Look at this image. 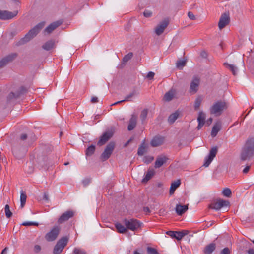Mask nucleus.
Instances as JSON below:
<instances>
[{
    "mask_svg": "<svg viewBox=\"0 0 254 254\" xmlns=\"http://www.w3.org/2000/svg\"><path fill=\"white\" fill-rule=\"evenodd\" d=\"M230 250L228 248H224L221 252V254H230Z\"/></svg>",
    "mask_w": 254,
    "mask_h": 254,
    "instance_id": "nucleus-49",
    "label": "nucleus"
},
{
    "mask_svg": "<svg viewBox=\"0 0 254 254\" xmlns=\"http://www.w3.org/2000/svg\"><path fill=\"white\" fill-rule=\"evenodd\" d=\"M45 22H42L35 25L32 29L29 31L23 38L20 39L19 42V44H23L33 38L43 28Z\"/></svg>",
    "mask_w": 254,
    "mask_h": 254,
    "instance_id": "nucleus-2",
    "label": "nucleus"
},
{
    "mask_svg": "<svg viewBox=\"0 0 254 254\" xmlns=\"http://www.w3.org/2000/svg\"><path fill=\"white\" fill-rule=\"evenodd\" d=\"M115 145V144L114 142H110L107 145L104 152L101 155V158L102 160L105 161L110 157L114 149Z\"/></svg>",
    "mask_w": 254,
    "mask_h": 254,
    "instance_id": "nucleus-6",
    "label": "nucleus"
},
{
    "mask_svg": "<svg viewBox=\"0 0 254 254\" xmlns=\"http://www.w3.org/2000/svg\"><path fill=\"white\" fill-rule=\"evenodd\" d=\"M73 253L74 254H87L84 250L77 248H74Z\"/></svg>",
    "mask_w": 254,
    "mask_h": 254,
    "instance_id": "nucleus-44",
    "label": "nucleus"
},
{
    "mask_svg": "<svg viewBox=\"0 0 254 254\" xmlns=\"http://www.w3.org/2000/svg\"><path fill=\"white\" fill-rule=\"evenodd\" d=\"M43 199L47 202L49 201V196L47 192L44 193Z\"/></svg>",
    "mask_w": 254,
    "mask_h": 254,
    "instance_id": "nucleus-54",
    "label": "nucleus"
},
{
    "mask_svg": "<svg viewBox=\"0 0 254 254\" xmlns=\"http://www.w3.org/2000/svg\"><path fill=\"white\" fill-rule=\"evenodd\" d=\"M123 222L127 229H129L133 231L141 228L143 225L139 221L135 219H125L123 220Z\"/></svg>",
    "mask_w": 254,
    "mask_h": 254,
    "instance_id": "nucleus-4",
    "label": "nucleus"
},
{
    "mask_svg": "<svg viewBox=\"0 0 254 254\" xmlns=\"http://www.w3.org/2000/svg\"><path fill=\"white\" fill-rule=\"evenodd\" d=\"M169 24V21L167 19H164L160 22L155 29V32L157 35H160L163 33L166 28Z\"/></svg>",
    "mask_w": 254,
    "mask_h": 254,
    "instance_id": "nucleus-11",
    "label": "nucleus"
},
{
    "mask_svg": "<svg viewBox=\"0 0 254 254\" xmlns=\"http://www.w3.org/2000/svg\"><path fill=\"white\" fill-rule=\"evenodd\" d=\"M180 184L181 182L179 180L174 181L171 183L169 191L170 195H172L174 193L175 190L180 185Z\"/></svg>",
    "mask_w": 254,
    "mask_h": 254,
    "instance_id": "nucleus-26",
    "label": "nucleus"
},
{
    "mask_svg": "<svg viewBox=\"0 0 254 254\" xmlns=\"http://www.w3.org/2000/svg\"><path fill=\"white\" fill-rule=\"evenodd\" d=\"M205 117L206 116L204 112H203L202 111H200L199 112L198 116L197 118L198 125L197 127V128L198 130L200 129L204 125Z\"/></svg>",
    "mask_w": 254,
    "mask_h": 254,
    "instance_id": "nucleus-19",
    "label": "nucleus"
},
{
    "mask_svg": "<svg viewBox=\"0 0 254 254\" xmlns=\"http://www.w3.org/2000/svg\"><path fill=\"white\" fill-rule=\"evenodd\" d=\"M168 158L165 156H158L155 162L154 167L156 168H158L161 167L166 162Z\"/></svg>",
    "mask_w": 254,
    "mask_h": 254,
    "instance_id": "nucleus-20",
    "label": "nucleus"
},
{
    "mask_svg": "<svg viewBox=\"0 0 254 254\" xmlns=\"http://www.w3.org/2000/svg\"><path fill=\"white\" fill-rule=\"evenodd\" d=\"M17 12H9L8 11L0 10V19L3 20L9 19L13 18L17 15Z\"/></svg>",
    "mask_w": 254,
    "mask_h": 254,
    "instance_id": "nucleus-17",
    "label": "nucleus"
},
{
    "mask_svg": "<svg viewBox=\"0 0 254 254\" xmlns=\"http://www.w3.org/2000/svg\"><path fill=\"white\" fill-rule=\"evenodd\" d=\"M147 109H144L142 111L140 117L142 121H144L145 120L147 116Z\"/></svg>",
    "mask_w": 254,
    "mask_h": 254,
    "instance_id": "nucleus-42",
    "label": "nucleus"
},
{
    "mask_svg": "<svg viewBox=\"0 0 254 254\" xmlns=\"http://www.w3.org/2000/svg\"><path fill=\"white\" fill-rule=\"evenodd\" d=\"M154 159V157L151 156H145L143 158V161L146 164H149Z\"/></svg>",
    "mask_w": 254,
    "mask_h": 254,
    "instance_id": "nucleus-45",
    "label": "nucleus"
},
{
    "mask_svg": "<svg viewBox=\"0 0 254 254\" xmlns=\"http://www.w3.org/2000/svg\"><path fill=\"white\" fill-rule=\"evenodd\" d=\"M95 150V146L94 145H91L90 146H89L86 150V156H91L92 154H94Z\"/></svg>",
    "mask_w": 254,
    "mask_h": 254,
    "instance_id": "nucleus-33",
    "label": "nucleus"
},
{
    "mask_svg": "<svg viewBox=\"0 0 254 254\" xmlns=\"http://www.w3.org/2000/svg\"><path fill=\"white\" fill-rule=\"evenodd\" d=\"M254 155V139L249 138L243 147L241 153V159L245 161Z\"/></svg>",
    "mask_w": 254,
    "mask_h": 254,
    "instance_id": "nucleus-1",
    "label": "nucleus"
},
{
    "mask_svg": "<svg viewBox=\"0 0 254 254\" xmlns=\"http://www.w3.org/2000/svg\"><path fill=\"white\" fill-rule=\"evenodd\" d=\"M186 61L184 60H179L177 62L176 66L178 68L182 69L184 66H185Z\"/></svg>",
    "mask_w": 254,
    "mask_h": 254,
    "instance_id": "nucleus-37",
    "label": "nucleus"
},
{
    "mask_svg": "<svg viewBox=\"0 0 254 254\" xmlns=\"http://www.w3.org/2000/svg\"><path fill=\"white\" fill-rule=\"evenodd\" d=\"M224 64L231 71L233 75H235L237 74L238 69L235 65L228 63H224Z\"/></svg>",
    "mask_w": 254,
    "mask_h": 254,
    "instance_id": "nucleus-31",
    "label": "nucleus"
},
{
    "mask_svg": "<svg viewBox=\"0 0 254 254\" xmlns=\"http://www.w3.org/2000/svg\"><path fill=\"white\" fill-rule=\"evenodd\" d=\"M136 125V117L134 115H132L129 120V124L127 127L128 130L130 131L133 130Z\"/></svg>",
    "mask_w": 254,
    "mask_h": 254,
    "instance_id": "nucleus-25",
    "label": "nucleus"
},
{
    "mask_svg": "<svg viewBox=\"0 0 254 254\" xmlns=\"http://www.w3.org/2000/svg\"><path fill=\"white\" fill-rule=\"evenodd\" d=\"M22 225L25 226H38V224L36 222H24L22 223Z\"/></svg>",
    "mask_w": 254,
    "mask_h": 254,
    "instance_id": "nucleus-48",
    "label": "nucleus"
},
{
    "mask_svg": "<svg viewBox=\"0 0 254 254\" xmlns=\"http://www.w3.org/2000/svg\"><path fill=\"white\" fill-rule=\"evenodd\" d=\"M59 232V228L58 227H54L45 235L46 240L49 242L54 241L58 236Z\"/></svg>",
    "mask_w": 254,
    "mask_h": 254,
    "instance_id": "nucleus-8",
    "label": "nucleus"
},
{
    "mask_svg": "<svg viewBox=\"0 0 254 254\" xmlns=\"http://www.w3.org/2000/svg\"><path fill=\"white\" fill-rule=\"evenodd\" d=\"M185 236V234L182 232L176 231L175 238L177 239L178 240H181L184 236Z\"/></svg>",
    "mask_w": 254,
    "mask_h": 254,
    "instance_id": "nucleus-46",
    "label": "nucleus"
},
{
    "mask_svg": "<svg viewBox=\"0 0 254 254\" xmlns=\"http://www.w3.org/2000/svg\"><path fill=\"white\" fill-rule=\"evenodd\" d=\"M248 254H254V250L250 249L248 251Z\"/></svg>",
    "mask_w": 254,
    "mask_h": 254,
    "instance_id": "nucleus-61",
    "label": "nucleus"
},
{
    "mask_svg": "<svg viewBox=\"0 0 254 254\" xmlns=\"http://www.w3.org/2000/svg\"><path fill=\"white\" fill-rule=\"evenodd\" d=\"M222 193L224 196L229 197L231 195L232 192L230 189L226 188L223 190Z\"/></svg>",
    "mask_w": 254,
    "mask_h": 254,
    "instance_id": "nucleus-40",
    "label": "nucleus"
},
{
    "mask_svg": "<svg viewBox=\"0 0 254 254\" xmlns=\"http://www.w3.org/2000/svg\"><path fill=\"white\" fill-rule=\"evenodd\" d=\"M250 169V166H246L243 170V172L244 174L247 173Z\"/></svg>",
    "mask_w": 254,
    "mask_h": 254,
    "instance_id": "nucleus-55",
    "label": "nucleus"
},
{
    "mask_svg": "<svg viewBox=\"0 0 254 254\" xmlns=\"http://www.w3.org/2000/svg\"><path fill=\"white\" fill-rule=\"evenodd\" d=\"M8 251V248L5 247L1 252V254H7Z\"/></svg>",
    "mask_w": 254,
    "mask_h": 254,
    "instance_id": "nucleus-60",
    "label": "nucleus"
},
{
    "mask_svg": "<svg viewBox=\"0 0 254 254\" xmlns=\"http://www.w3.org/2000/svg\"><path fill=\"white\" fill-rule=\"evenodd\" d=\"M229 205L228 201L223 199H219L217 201L212 203L209 207L211 209L219 210L224 206H227Z\"/></svg>",
    "mask_w": 254,
    "mask_h": 254,
    "instance_id": "nucleus-9",
    "label": "nucleus"
},
{
    "mask_svg": "<svg viewBox=\"0 0 254 254\" xmlns=\"http://www.w3.org/2000/svg\"><path fill=\"white\" fill-rule=\"evenodd\" d=\"M63 22V20H59L51 23L48 26H47L45 28V29L44 30V32H46L47 34L51 33L56 28L61 25L62 24Z\"/></svg>",
    "mask_w": 254,
    "mask_h": 254,
    "instance_id": "nucleus-16",
    "label": "nucleus"
},
{
    "mask_svg": "<svg viewBox=\"0 0 254 254\" xmlns=\"http://www.w3.org/2000/svg\"><path fill=\"white\" fill-rule=\"evenodd\" d=\"M200 83L199 79L198 77H193L192 80L190 83V92L192 94L195 93L198 89V87Z\"/></svg>",
    "mask_w": 254,
    "mask_h": 254,
    "instance_id": "nucleus-14",
    "label": "nucleus"
},
{
    "mask_svg": "<svg viewBox=\"0 0 254 254\" xmlns=\"http://www.w3.org/2000/svg\"><path fill=\"white\" fill-rule=\"evenodd\" d=\"M188 16L189 17V18L191 19V20H194L195 18V17L194 15L191 11H189L188 12Z\"/></svg>",
    "mask_w": 254,
    "mask_h": 254,
    "instance_id": "nucleus-52",
    "label": "nucleus"
},
{
    "mask_svg": "<svg viewBox=\"0 0 254 254\" xmlns=\"http://www.w3.org/2000/svg\"><path fill=\"white\" fill-rule=\"evenodd\" d=\"M91 101L93 103H97V102H98V98L97 97H93L91 98Z\"/></svg>",
    "mask_w": 254,
    "mask_h": 254,
    "instance_id": "nucleus-56",
    "label": "nucleus"
},
{
    "mask_svg": "<svg viewBox=\"0 0 254 254\" xmlns=\"http://www.w3.org/2000/svg\"><path fill=\"white\" fill-rule=\"evenodd\" d=\"M230 21V17L229 13H225L223 14L219 19L218 26L220 29H222L226 26Z\"/></svg>",
    "mask_w": 254,
    "mask_h": 254,
    "instance_id": "nucleus-13",
    "label": "nucleus"
},
{
    "mask_svg": "<svg viewBox=\"0 0 254 254\" xmlns=\"http://www.w3.org/2000/svg\"><path fill=\"white\" fill-rule=\"evenodd\" d=\"M34 250L36 253H38L41 250V247L38 245H36L34 246Z\"/></svg>",
    "mask_w": 254,
    "mask_h": 254,
    "instance_id": "nucleus-53",
    "label": "nucleus"
},
{
    "mask_svg": "<svg viewBox=\"0 0 254 254\" xmlns=\"http://www.w3.org/2000/svg\"><path fill=\"white\" fill-rule=\"evenodd\" d=\"M218 151V148L216 146L212 147L209 152L208 155L205 158V162L203 166L207 167L213 160Z\"/></svg>",
    "mask_w": 254,
    "mask_h": 254,
    "instance_id": "nucleus-7",
    "label": "nucleus"
},
{
    "mask_svg": "<svg viewBox=\"0 0 254 254\" xmlns=\"http://www.w3.org/2000/svg\"><path fill=\"white\" fill-rule=\"evenodd\" d=\"M26 198L27 196L26 194L24 193L23 190H21L20 193V202L21 207H23L25 204Z\"/></svg>",
    "mask_w": 254,
    "mask_h": 254,
    "instance_id": "nucleus-35",
    "label": "nucleus"
},
{
    "mask_svg": "<svg viewBox=\"0 0 254 254\" xmlns=\"http://www.w3.org/2000/svg\"><path fill=\"white\" fill-rule=\"evenodd\" d=\"M176 93V90L172 88L168 92H166L164 96V100L166 101L172 100Z\"/></svg>",
    "mask_w": 254,
    "mask_h": 254,
    "instance_id": "nucleus-22",
    "label": "nucleus"
},
{
    "mask_svg": "<svg viewBox=\"0 0 254 254\" xmlns=\"http://www.w3.org/2000/svg\"><path fill=\"white\" fill-rule=\"evenodd\" d=\"M165 138L161 136H156L151 140L150 144L153 147L161 145L164 142Z\"/></svg>",
    "mask_w": 254,
    "mask_h": 254,
    "instance_id": "nucleus-18",
    "label": "nucleus"
},
{
    "mask_svg": "<svg viewBox=\"0 0 254 254\" xmlns=\"http://www.w3.org/2000/svg\"><path fill=\"white\" fill-rule=\"evenodd\" d=\"M176 231H169L167 232V234L169 235L171 238H174L175 237Z\"/></svg>",
    "mask_w": 254,
    "mask_h": 254,
    "instance_id": "nucleus-50",
    "label": "nucleus"
},
{
    "mask_svg": "<svg viewBox=\"0 0 254 254\" xmlns=\"http://www.w3.org/2000/svg\"><path fill=\"white\" fill-rule=\"evenodd\" d=\"M75 212L72 210H68L63 214L60 217L58 220L59 224H62L63 222L68 220L70 218L73 217L74 215Z\"/></svg>",
    "mask_w": 254,
    "mask_h": 254,
    "instance_id": "nucleus-12",
    "label": "nucleus"
},
{
    "mask_svg": "<svg viewBox=\"0 0 254 254\" xmlns=\"http://www.w3.org/2000/svg\"><path fill=\"white\" fill-rule=\"evenodd\" d=\"M136 94V92L135 91H132V92H131L130 93H129L128 95H127L125 98L124 100H121V101H118L117 102H115L114 103V104H113L112 105H117L119 103H120L121 102H123L124 101H129L130 100V99L131 98H132V97H133Z\"/></svg>",
    "mask_w": 254,
    "mask_h": 254,
    "instance_id": "nucleus-30",
    "label": "nucleus"
},
{
    "mask_svg": "<svg viewBox=\"0 0 254 254\" xmlns=\"http://www.w3.org/2000/svg\"><path fill=\"white\" fill-rule=\"evenodd\" d=\"M17 56V54L16 53H12L3 58L0 61V68L5 66L9 62L12 61Z\"/></svg>",
    "mask_w": 254,
    "mask_h": 254,
    "instance_id": "nucleus-15",
    "label": "nucleus"
},
{
    "mask_svg": "<svg viewBox=\"0 0 254 254\" xmlns=\"http://www.w3.org/2000/svg\"><path fill=\"white\" fill-rule=\"evenodd\" d=\"M132 56L133 54L131 52H130L128 54L126 55L123 59V62L126 63L128 62L129 60H130L132 58Z\"/></svg>",
    "mask_w": 254,
    "mask_h": 254,
    "instance_id": "nucleus-41",
    "label": "nucleus"
},
{
    "mask_svg": "<svg viewBox=\"0 0 254 254\" xmlns=\"http://www.w3.org/2000/svg\"><path fill=\"white\" fill-rule=\"evenodd\" d=\"M179 114L176 112L170 115L168 118V122L170 124L173 123L178 118Z\"/></svg>",
    "mask_w": 254,
    "mask_h": 254,
    "instance_id": "nucleus-32",
    "label": "nucleus"
},
{
    "mask_svg": "<svg viewBox=\"0 0 254 254\" xmlns=\"http://www.w3.org/2000/svg\"><path fill=\"white\" fill-rule=\"evenodd\" d=\"M33 169H34L33 167L31 166L29 170H26V171H27L28 173H30L33 171ZM25 170H26V169H25Z\"/></svg>",
    "mask_w": 254,
    "mask_h": 254,
    "instance_id": "nucleus-62",
    "label": "nucleus"
},
{
    "mask_svg": "<svg viewBox=\"0 0 254 254\" xmlns=\"http://www.w3.org/2000/svg\"><path fill=\"white\" fill-rule=\"evenodd\" d=\"M220 128L221 125L220 123H217L214 125L212 127L211 133V135L213 137H215L217 135L218 132L220 130Z\"/></svg>",
    "mask_w": 254,
    "mask_h": 254,
    "instance_id": "nucleus-28",
    "label": "nucleus"
},
{
    "mask_svg": "<svg viewBox=\"0 0 254 254\" xmlns=\"http://www.w3.org/2000/svg\"><path fill=\"white\" fill-rule=\"evenodd\" d=\"M146 151V146L144 142L142 143L138 149L137 154L138 155L142 156Z\"/></svg>",
    "mask_w": 254,
    "mask_h": 254,
    "instance_id": "nucleus-36",
    "label": "nucleus"
},
{
    "mask_svg": "<svg viewBox=\"0 0 254 254\" xmlns=\"http://www.w3.org/2000/svg\"><path fill=\"white\" fill-rule=\"evenodd\" d=\"M226 108V103L222 101L216 102L210 109V113L216 116H220Z\"/></svg>",
    "mask_w": 254,
    "mask_h": 254,
    "instance_id": "nucleus-3",
    "label": "nucleus"
},
{
    "mask_svg": "<svg viewBox=\"0 0 254 254\" xmlns=\"http://www.w3.org/2000/svg\"><path fill=\"white\" fill-rule=\"evenodd\" d=\"M55 46V41L54 40H50L47 41L42 46V48L46 51H49Z\"/></svg>",
    "mask_w": 254,
    "mask_h": 254,
    "instance_id": "nucleus-23",
    "label": "nucleus"
},
{
    "mask_svg": "<svg viewBox=\"0 0 254 254\" xmlns=\"http://www.w3.org/2000/svg\"><path fill=\"white\" fill-rule=\"evenodd\" d=\"M215 244L211 243L205 247L204 253L205 254H211L215 250Z\"/></svg>",
    "mask_w": 254,
    "mask_h": 254,
    "instance_id": "nucleus-27",
    "label": "nucleus"
},
{
    "mask_svg": "<svg viewBox=\"0 0 254 254\" xmlns=\"http://www.w3.org/2000/svg\"><path fill=\"white\" fill-rule=\"evenodd\" d=\"M83 182L84 184H85V185H86L87 184H88L89 183V181L87 180V182H86V180H84V181H83Z\"/></svg>",
    "mask_w": 254,
    "mask_h": 254,
    "instance_id": "nucleus-63",
    "label": "nucleus"
},
{
    "mask_svg": "<svg viewBox=\"0 0 254 254\" xmlns=\"http://www.w3.org/2000/svg\"><path fill=\"white\" fill-rule=\"evenodd\" d=\"M146 250L148 254H159L157 250L152 247H148Z\"/></svg>",
    "mask_w": 254,
    "mask_h": 254,
    "instance_id": "nucleus-39",
    "label": "nucleus"
},
{
    "mask_svg": "<svg viewBox=\"0 0 254 254\" xmlns=\"http://www.w3.org/2000/svg\"><path fill=\"white\" fill-rule=\"evenodd\" d=\"M155 174V171L153 169H149L144 178L142 180V183L148 182Z\"/></svg>",
    "mask_w": 254,
    "mask_h": 254,
    "instance_id": "nucleus-24",
    "label": "nucleus"
},
{
    "mask_svg": "<svg viewBox=\"0 0 254 254\" xmlns=\"http://www.w3.org/2000/svg\"><path fill=\"white\" fill-rule=\"evenodd\" d=\"M188 209L187 205L177 204L175 211L178 215H181L184 213Z\"/></svg>",
    "mask_w": 254,
    "mask_h": 254,
    "instance_id": "nucleus-21",
    "label": "nucleus"
},
{
    "mask_svg": "<svg viewBox=\"0 0 254 254\" xmlns=\"http://www.w3.org/2000/svg\"><path fill=\"white\" fill-rule=\"evenodd\" d=\"M113 135V132L112 130H108L104 132L101 136L97 145L102 146L112 137Z\"/></svg>",
    "mask_w": 254,
    "mask_h": 254,
    "instance_id": "nucleus-10",
    "label": "nucleus"
},
{
    "mask_svg": "<svg viewBox=\"0 0 254 254\" xmlns=\"http://www.w3.org/2000/svg\"><path fill=\"white\" fill-rule=\"evenodd\" d=\"M133 254H141L139 253V252H138L137 251H134Z\"/></svg>",
    "mask_w": 254,
    "mask_h": 254,
    "instance_id": "nucleus-64",
    "label": "nucleus"
},
{
    "mask_svg": "<svg viewBox=\"0 0 254 254\" xmlns=\"http://www.w3.org/2000/svg\"><path fill=\"white\" fill-rule=\"evenodd\" d=\"M27 137V136L26 134H22L20 136V139L22 140H25Z\"/></svg>",
    "mask_w": 254,
    "mask_h": 254,
    "instance_id": "nucleus-57",
    "label": "nucleus"
},
{
    "mask_svg": "<svg viewBox=\"0 0 254 254\" xmlns=\"http://www.w3.org/2000/svg\"><path fill=\"white\" fill-rule=\"evenodd\" d=\"M155 73L153 72L150 71L148 73L146 77L149 79H153Z\"/></svg>",
    "mask_w": 254,
    "mask_h": 254,
    "instance_id": "nucleus-51",
    "label": "nucleus"
},
{
    "mask_svg": "<svg viewBox=\"0 0 254 254\" xmlns=\"http://www.w3.org/2000/svg\"><path fill=\"white\" fill-rule=\"evenodd\" d=\"M24 92H25L24 89L23 87H22L20 89V91L19 93H14L11 92V94H10V96H12L13 98H18L20 94H22Z\"/></svg>",
    "mask_w": 254,
    "mask_h": 254,
    "instance_id": "nucleus-43",
    "label": "nucleus"
},
{
    "mask_svg": "<svg viewBox=\"0 0 254 254\" xmlns=\"http://www.w3.org/2000/svg\"><path fill=\"white\" fill-rule=\"evenodd\" d=\"M212 121L213 119L212 118H210L209 119H208L206 121V124L207 125V126H209L212 122Z\"/></svg>",
    "mask_w": 254,
    "mask_h": 254,
    "instance_id": "nucleus-58",
    "label": "nucleus"
},
{
    "mask_svg": "<svg viewBox=\"0 0 254 254\" xmlns=\"http://www.w3.org/2000/svg\"><path fill=\"white\" fill-rule=\"evenodd\" d=\"M115 227L117 229L118 232L120 233H124L127 230L126 226L125 227L120 223H117L115 224Z\"/></svg>",
    "mask_w": 254,
    "mask_h": 254,
    "instance_id": "nucleus-29",
    "label": "nucleus"
},
{
    "mask_svg": "<svg viewBox=\"0 0 254 254\" xmlns=\"http://www.w3.org/2000/svg\"><path fill=\"white\" fill-rule=\"evenodd\" d=\"M4 211H5L6 217L7 218H10L12 216V213L11 212V211L10 210L9 206L8 204H6L5 206Z\"/></svg>",
    "mask_w": 254,
    "mask_h": 254,
    "instance_id": "nucleus-38",
    "label": "nucleus"
},
{
    "mask_svg": "<svg viewBox=\"0 0 254 254\" xmlns=\"http://www.w3.org/2000/svg\"><path fill=\"white\" fill-rule=\"evenodd\" d=\"M143 211L146 213H150V209L148 207H145L143 208Z\"/></svg>",
    "mask_w": 254,
    "mask_h": 254,
    "instance_id": "nucleus-59",
    "label": "nucleus"
},
{
    "mask_svg": "<svg viewBox=\"0 0 254 254\" xmlns=\"http://www.w3.org/2000/svg\"><path fill=\"white\" fill-rule=\"evenodd\" d=\"M202 98L200 96H199L196 98L194 104V108L195 110H198L202 102Z\"/></svg>",
    "mask_w": 254,
    "mask_h": 254,
    "instance_id": "nucleus-34",
    "label": "nucleus"
},
{
    "mask_svg": "<svg viewBox=\"0 0 254 254\" xmlns=\"http://www.w3.org/2000/svg\"><path fill=\"white\" fill-rule=\"evenodd\" d=\"M68 240V238L67 237H64L60 239L54 248L53 254H60L66 246Z\"/></svg>",
    "mask_w": 254,
    "mask_h": 254,
    "instance_id": "nucleus-5",
    "label": "nucleus"
},
{
    "mask_svg": "<svg viewBox=\"0 0 254 254\" xmlns=\"http://www.w3.org/2000/svg\"><path fill=\"white\" fill-rule=\"evenodd\" d=\"M143 15L146 18H149L152 16V12L150 10L146 9L143 12Z\"/></svg>",
    "mask_w": 254,
    "mask_h": 254,
    "instance_id": "nucleus-47",
    "label": "nucleus"
}]
</instances>
